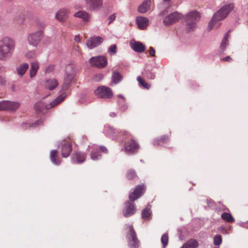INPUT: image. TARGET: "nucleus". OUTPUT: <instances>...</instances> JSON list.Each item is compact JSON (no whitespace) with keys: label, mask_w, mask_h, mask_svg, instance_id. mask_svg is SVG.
Instances as JSON below:
<instances>
[{"label":"nucleus","mask_w":248,"mask_h":248,"mask_svg":"<svg viewBox=\"0 0 248 248\" xmlns=\"http://www.w3.org/2000/svg\"><path fill=\"white\" fill-rule=\"evenodd\" d=\"M144 186L138 185L136 186L133 192L129 195V201L125 202V207L123 210V214L124 217H128L133 215L136 212L137 209L132 202L140 198L144 193Z\"/></svg>","instance_id":"1"},{"label":"nucleus","mask_w":248,"mask_h":248,"mask_svg":"<svg viewBox=\"0 0 248 248\" xmlns=\"http://www.w3.org/2000/svg\"><path fill=\"white\" fill-rule=\"evenodd\" d=\"M15 42L11 38L5 37L1 40V61H6L12 55Z\"/></svg>","instance_id":"2"},{"label":"nucleus","mask_w":248,"mask_h":248,"mask_svg":"<svg viewBox=\"0 0 248 248\" xmlns=\"http://www.w3.org/2000/svg\"><path fill=\"white\" fill-rule=\"evenodd\" d=\"M200 13L196 10L192 11L185 16L183 24L188 32L193 31L197 27V23L200 20Z\"/></svg>","instance_id":"3"},{"label":"nucleus","mask_w":248,"mask_h":248,"mask_svg":"<svg viewBox=\"0 0 248 248\" xmlns=\"http://www.w3.org/2000/svg\"><path fill=\"white\" fill-rule=\"evenodd\" d=\"M75 76V72L74 66L71 64L68 65L65 68L63 84L60 92V94H63L65 95V97H66L65 91L69 88L74 80Z\"/></svg>","instance_id":"4"},{"label":"nucleus","mask_w":248,"mask_h":248,"mask_svg":"<svg viewBox=\"0 0 248 248\" xmlns=\"http://www.w3.org/2000/svg\"><path fill=\"white\" fill-rule=\"evenodd\" d=\"M233 8V4L230 3L229 4L224 5L219 10H218L214 14L211 20L209 23L208 28L210 29V30L212 28L213 23L214 21H219L225 18L229 14L232 10Z\"/></svg>","instance_id":"5"},{"label":"nucleus","mask_w":248,"mask_h":248,"mask_svg":"<svg viewBox=\"0 0 248 248\" xmlns=\"http://www.w3.org/2000/svg\"><path fill=\"white\" fill-rule=\"evenodd\" d=\"M65 98V95L60 94L57 98L49 104H46L43 101L37 102L34 106V109L38 112H43L45 110H48L54 108L58 104L61 103Z\"/></svg>","instance_id":"6"},{"label":"nucleus","mask_w":248,"mask_h":248,"mask_svg":"<svg viewBox=\"0 0 248 248\" xmlns=\"http://www.w3.org/2000/svg\"><path fill=\"white\" fill-rule=\"evenodd\" d=\"M129 232L126 233V238L129 248H139L140 241L138 239L136 232L132 225L128 227Z\"/></svg>","instance_id":"7"},{"label":"nucleus","mask_w":248,"mask_h":248,"mask_svg":"<svg viewBox=\"0 0 248 248\" xmlns=\"http://www.w3.org/2000/svg\"><path fill=\"white\" fill-rule=\"evenodd\" d=\"M140 148L138 142L132 138L125 143L124 151L128 155H133L138 153Z\"/></svg>","instance_id":"8"},{"label":"nucleus","mask_w":248,"mask_h":248,"mask_svg":"<svg viewBox=\"0 0 248 248\" xmlns=\"http://www.w3.org/2000/svg\"><path fill=\"white\" fill-rule=\"evenodd\" d=\"M94 93L101 98H111L113 96V93L111 89L106 86L98 87L95 91Z\"/></svg>","instance_id":"9"},{"label":"nucleus","mask_w":248,"mask_h":248,"mask_svg":"<svg viewBox=\"0 0 248 248\" xmlns=\"http://www.w3.org/2000/svg\"><path fill=\"white\" fill-rule=\"evenodd\" d=\"M83 1L90 11H98L103 6V0H83Z\"/></svg>","instance_id":"10"},{"label":"nucleus","mask_w":248,"mask_h":248,"mask_svg":"<svg viewBox=\"0 0 248 248\" xmlns=\"http://www.w3.org/2000/svg\"><path fill=\"white\" fill-rule=\"evenodd\" d=\"M43 36L42 30H39L36 32L29 34L28 41L29 44L33 46H37Z\"/></svg>","instance_id":"11"},{"label":"nucleus","mask_w":248,"mask_h":248,"mask_svg":"<svg viewBox=\"0 0 248 248\" xmlns=\"http://www.w3.org/2000/svg\"><path fill=\"white\" fill-rule=\"evenodd\" d=\"M183 16L181 13L174 12L164 17L163 23L166 26H170L178 21Z\"/></svg>","instance_id":"12"},{"label":"nucleus","mask_w":248,"mask_h":248,"mask_svg":"<svg viewBox=\"0 0 248 248\" xmlns=\"http://www.w3.org/2000/svg\"><path fill=\"white\" fill-rule=\"evenodd\" d=\"M89 62L93 66L100 68L105 67L108 64L107 59L103 56L92 57Z\"/></svg>","instance_id":"13"},{"label":"nucleus","mask_w":248,"mask_h":248,"mask_svg":"<svg viewBox=\"0 0 248 248\" xmlns=\"http://www.w3.org/2000/svg\"><path fill=\"white\" fill-rule=\"evenodd\" d=\"M20 106V103L18 102L3 100L1 101V110H7L15 111Z\"/></svg>","instance_id":"14"},{"label":"nucleus","mask_w":248,"mask_h":248,"mask_svg":"<svg viewBox=\"0 0 248 248\" xmlns=\"http://www.w3.org/2000/svg\"><path fill=\"white\" fill-rule=\"evenodd\" d=\"M103 38L98 36H93L86 41V46L89 49H93L100 46L103 42Z\"/></svg>","instance_id":"15"},{"label":"nucleus","mask_w":248,"mask_h":248,"mask_svg":"<svg viewBox=\"0 0 248 248\" xmlns=\"http://www.w3.org/2000/svg\"><path fill=\"white\" fill-rule=\"evenodd\" d=\"M86 158V153L75 151L71 155V161L74 164H80L84 162Z\"/></svg>","instance_id":"16"},{"label":"nucleus","mask_w":248,"mask_h":248,"mask_svg":"<svg viewBox=\"0 0 248 248\" xmlns=\"http://www.w3.org/2000/svg\"><path fill=\"white\" fill-rule=\"evenodd\" d=\"M70 13V10L68 8H63L60 9L56 13L55 15V18L58 21L62 22H64L66 20Z\"/></svg>","instance_id":"17"},{"label":"nucleus","mask_w":248,"mask_h":248,"mask_svg":"<svg viewBox=\"0 0 248 248\" xmlns=\"http://www.w3.org/2000/svg\"><path fill=\"white\" fill-rule=\"evenodd\" d=\"M105 133L108 137L112 140H117L119 137V131L111 126H105Z\"/></svg>","instance_id":"18"},{"label":"nucleus","mask_w":248,"mask_h":248,"mask_svg":"<svg viewBox=\"0 0 248 248\" xmlns=\"http://www.w3.org/2000/svg\"><path fill=\"white\" fill-rule=\"evenodd\" d=\"M72 151V145L71 142L64 143L61 147V155L62 157L66 158L68 157Z\"/></svg>","instance_id":"19"},{"label":"nucleus","mask_w":248,"mask_h":248,"mask_svg":"<svg viewBox=\"0 0 248 248\" xmlns=\"http://www.w3.org/2000/svg\"><path fill=\"white\" fill-rule=\"evenodd\" d=\"M58 85V82L55 78H49L44 80L43 86L49 90H53Z\"/></svg>","instance_id":"20"},{"label":"nucleus","mask_w":248,"mask_h":248,"mask_svg":"<svg viewBox=\"0 0 248 248\" xmlns=\"http://www.w3.org/2000/svg\"><path fill=\"white\" fill-rule=\"evenodd\" d=\"M231 32V30H229L224 36L221 43L220 45V49L218 51V54H222L223 53L224 51L225 50L227 46L229 45V41L228 38L230 36V32Z\"/></svg>","instance_id":"21"},{"label":"nucleus","mask_w":248,"mask_h":248,"mask_svg":"<svg viewBox=\"0 0 248 248\" xmlns=\"http://www.w3.org/2000/svg\"><path fill=\"white\" fill-rule=\"evenodd\" d=\"M138 28L140 30H144L149 25V19L145 17L138 16L136 20Z\"/></svg>","instance_id":"22"},{"label":"nucleus","mask_w":248,"mask_h":248,"mask_svg":"<svg viewBox=\"0 0 248 248\" xmlns=\"http://www.w3.org/2000/svg\"><path fill=\"white\" fill-rule=\"evenodd\" d=\"M73 16L82 19L84 22H88L90 18V15L86 11L84 10H79L75 13Z\"/></svg>","instance_id":"23"},{"label":"nucleus","mask_w":248,"mask_h":248,"mask_svg":"<svg viewBox=\"0 0 248 248\" xmlns=\"http://www.w3.org/2000/svg\"><path fill=\"white\" fill-rule=\"evenodd\" d=\"M130 46L135 52L138 53L144 52L145 49L143 44L139 41H135L133 43H130Z\"/></svg>","instance_id":"24"},{"label":"nucleus","mask_w":248,"mask_h":248,"mask_svg":"<svg viewBox=\"0 0 248 248\" xmlns=\"http://www.w3.org/2000/svg\"><path fill=\"white\" fill-rule=\"evenodd\" d=\"M170 140L169 137L167 135H163L159 138L155 139L153 141L154 146H160L168 142Z\"/></svg>","instance_id":"25"},{"label":"nucleus","mask_w":248,"mask_h":248,"mask_svg":"<svg viewBox=\"0 0 248 248\" xmlns=\"http://www.w3.org/2000/svg\"><path fill=\"white\" fill-rule=\"evenodd\" d=\"M151 0H144L138 7V11L140 13H145L150 8Z\"/></svg>","instance_id":"26"},{"label":"nucleus","mask_w":248,"mask_h":248,"mask_svg":"<svg viewBox=\"0 0 248 248\" xmlns=\"http://www.w3.org/2000/svg\"><path fill=\"white\" fill-rule=\"evenodd\" d=\"M57 151L52 150L50 154V159L51 161L56 165H59L61 164L60 158L57 155Z\"/></svg>","instance_id":"27"},{"label":"nucleus","mask_w":248,"mask_h":248,"mask_svg":"<svg viewBox=\"0 0 248 248\" xmlns=\"http://www.w3.org/2000/svg\"><path fill=\"white\" fill-rule=\"evenodd\" d=\"M199 246L198 241L195 239H190L184 244L181 248H197Z\"/></svg>","instance_id":"28"},{"label":"nucleus","mask_w":248,"mask_h":248,"mask_svg":"<svg viewBox=\"0 0 248 248\" xmlns=\"http://www.w3.org/2000/svg\"><path fill=\"white\" fill-rule=\"evenodd\" d=\"M123 78L121 74L117 71H114L112 72L111 81L112 83L115 84H118L120 82Z\"/></svg>","instance_id":"29"},{"label":"nucleus","mask_w":248,"mask_h":248,"mask_svg":"<svg viewBox=\"0 0 248 248\" xmlns=\"http://www.w3.org/2000/svg\"><path fill=\"white\" fill-rule=\"evenodd\" d=\"M38 68L39 64L37 62H31L30 70V77L31 78H33L36 75Z\"/></svg>","instance_id":"30"},{"label":"nucleus","mask_w":248,"mask_h":248,"mask_svg":"<svg viewBox=\"0 0 248 248\" xmlns=\"http://www.w3.org/2000/svg\"><path fill=\"white\" fill-rule=\"evenodd\" d=\"M29 68V65L27 63H24L20 65L19 66H18L16 69V72L21 77H22L27 69Z\"/></svg>","instance_id":"31"},{"label":"nucleus","mask_w":248,"mask_h":248,"mask_svg":"<svg viewBox=\"0 0 248 248\" xmlns=\"http://www.w3.org/2000/svg\"><path fill=\"white\" fill-rule=\"evenodd\" d=\"M221 217L222 219L229 223L232 222L234 220V218L230 213H223Z\"/></svg>","instance_id":"32"},{"label":"nucleus","mask_w":248,"mask_h":248,"mask_svg":"<svg viewBox=\"0 0 248 248\" xmlns=\"http://www.w3.org/2000/svg\"><path fill=\"white\" fill-rule=\"evenodd\" d=\"M101 154L100 151L97 150H93L90 154V157L93 160H97L100 158Z\"/></svg>","instance_id":"33"},{"label":"nucleus","mask_w":248,"mask_h":248,"mask_svg":"<svg viewBox=\"0 0 248 248\" xmlns=\"http://www.w3.org/2000/svg\"><path fill=\"white\" fill-rule=\"evenodd\" d=\"M137 80L139 81L140 84L144 88L146 89H149L151 86L149 84L146 82L140 76H138L137 77Z\"/></svg>","instance_id":"34"},{"label":"nucleus","mask_w":248,"mask_h":248,"mask_svg":"<svg viewBox=\"0 0 248 248\" xmlns=\"http://www.w3.org/2000/svg\"><path fill=\"white\" fill-rule=\"evenodd\" d=\"M151 214L150 209L146 207L141 212V217L144 219H148L151 216Z\"/></svg>","instance_id":"35"},{"label":"nucleus","mask_w":248,"mask_h":248,"mask_svg":"<svg viewBox=\"0 0 248 248\" xmlns=\"http://www.w3.org/2000/svg\"><path fill=\"white\" fill-rule=\"evenodd\" d=\"M161 243L163 248H165L168 244L169 236L167 233L163 234L161 236Z\"/></svg>","instance_id":"36"},{"label":"nucleus","mask_w":248,"mask_h":248,"mask_svg":"<svg viewBox=\"0 0 248 248\" xmlns=\"http://www.w3.org/2000/svg\"><path fill=\"white\" fill-rule=\"evenodd\" d=\"M137 177L136 173L134 170H129L127 172L126 178L128 180H132Z\"/></svg>","instance_id":"37"},{"label":"nucleus","mask_w":248,"mask_h":248,"mask_svg":"<svg viewBox=\"0 0 248 248\" xmlns=\"http://www.w3.org/2000/svg\"><path fill=\"white\" fill-rule=\"evenodd\" d=\"M222 237L220 234H216L214 237V244L215 246H219L222 243Z\"/></svg>","instance_id":"38"},{"label":"nucleus","mask_w":248,"mask_h":248,"mask_svg":"<svg viewBox=\"0 0 248 248\" xmlns=\"http://www.w3.org/2000/svg\"><path fill=\"white\" fill-rule=\"evenodd\" d=\"M119 105V108L122 111H124L128 108L127 105L126 104L125 100H123L118 102Z\"/></svg>","instance_id":"39"},{"label":"nucleus","mask_w":248,"mask_h":248,"mask_svg":"<svg viewBox=\"0 0 248 248\" xmlns=\"http://www.w3.org/2000/svg\"><path fill=\"white\" fill-rule=\"evenodd\" d=\"M147 77L148 78L151 79H155V73L154 72L149 70V69H147L146 70Z\"/></svg>","instance_id":"40"},{"label":"nucleus","mask_w":248,"mask_h":248,"mask_svg":"<svg viewBox=\"0 0 248 248\" xmlns=\"http://www.w3.org/2000/svg\"><path fill=\"white\" fill-rule=\"evenodd\" d=\"M116 48H117V46L115 44L111 45L108 48V52L110 55H114V54H116Z\"/></svg>","instance_id":"41"},{"label":"nucleus","mask_w":248,"mask_h":248,"mask_svg":"<svg viewBox=\"0 0 248 248\" xmlns=\"http://www.w3.org/2000/svg\"><path fill=\"white\" fill-rule=\"evenodd\" d=\"M35 51L34 50H31L26 53V57L28 59H32L35 57Z\"/></svg>","instance_id":"42"},{"label":"nucleus","mask_w":248,"mask_h":248,"mask_svg":"<svg viewBox=\"0 0 248 248\" xmlns=\"http://www.w3.org/2000/svg\"><path fill=\"white\" fill-rule=\"evenodd\" d=\"M43 122L42 120H39L37 121L36 122L33 123L31 124V126L33 127H35L36 126H38L39 125H41L42 124Z\"/></svg>","instance_id":"43"},{"label":"nucleus","mask_w":248,"mask_h":248,"mask_svg":"<svg viewBox=\"0 0 248 248\" xmlns=\"http://www.w3.org/2000/svg\"><path fill=\"white\" fill-rule=\"evenodd\" d=\"M149 55L152 57L155 56V49L152 46L149 47Z\"/></svg>","instance_id":"44"},{"label":"nucleus","mask_w":248,"mask_h":248,"mask_svg":"<svg viewBox=\"0 0 248 248\" xmlns=\"http://www.w3.org/2000/svg\"><path fill=\"white\" fill-rule=\"evenodd\" d=\"M116 17L115 14H113L110 15L109 17V21L108 22V24L111 23L114 20H115Z\"/></svg>","instance_id":"45"},{"label":"nucleus","mask_w":248,"mask_h":248,"mask_svg":"<svg viewBox=\"0 0 248 248\" xmlns=\"http://www.w3.org/2000/svg\"><path fill=\"white\" fill-rule=\"evenodd\" d=\"M99 149L101 151H102L103 153L105 154H107L108 153V150L105 146H100L99 147Z\"/></svg>","instance_id":"46"},{"label":"nucleus","mask_w":248,"mask_h":248,"mask_svg":"<svg viewBox=\"0 0 248 248\" xmlns=\"http://www.w3.org/2000/svg\"><path fill=\"white\" fill-rule=\"evenodd\" d=\"M103 78V76L102 74H99L96 75L95 80L96 81H100Z\"/></svg>","instance_id":"47"},{"label":"nucleus","mask_w":248,"mask_h":248,"mask_svg":"<svg viewBox=\"0 0 248 248\" xmlns=\"http://www.w3.org/2000/svg\"><path fill=\"white\" fill-rule=\"evenodd\" d=\"M221 60L223 61L230 62L232 61V59L229 56H226V57L221 59Z\"/></svg>","instance_id":"48"},{"label":"nucleus","mask_w":248,"mask_h":248,"mask_svg":"<svg viewBox=\"0 0 248 248\" xmlns=\"http://www.w3.org/2000/svg\"><path fill=\"white\" fill-rule=\"evenodd\" d=\"M54 68V66L52 65H49L46 69V72L50 73L51 71L53 70Z\"/></svg>","instance_id":"49"},{"label":"nucleus","mask_w":248,"mask_h":248,"mask_svg":"<svg viewBox=\"0 0 248 248\" xmlns=\"http://www.w3.org/2000/svg\"><path fill=\"white\" fill-rule=\"evenodd\" d=\"M120 133H121L123 135H130V134H129L128 132H127V131H126L125 130H120V131L119 132V134Z\"/></svg>","instance_id":"50"},{"label":"nucleus","mask_w":248,"mask_h":248,"mask_svg":"<svg viewBox=\"0 0 248 248\" xmlns=\"http://www.w3.org/2000/svg\"><path fill=\"white\" fill-rule=\"evenodd\" d=\"M74 40L77 42H79L80 40L79 36L78 35L76 36Z\"/></svg>","instance_id":"51"},{"label":"nucleus","mask_w":248,"mask_h":248,"mask_svg":"<svg viewBox=\"0 0 248 248\" xmlns=\"http://www.w3.org/2000/svg\"><path fill=\"white\" fill-rule=\"evenodd\" d=\"M74 8L76 10L79 9H82L83 7L81 5H76L74 6Z\"/></svg>","instance_id":"52"},{"label":"nucleus","mask_w":248,"mask_h":248,"mask_svg":"<svg viewBox=\"0 0 248 248\" xmlns=\"http://www.w3.org/2000/svg\"><path fill=\"white\" fill-rule=\"evenodd\" d=\"M109 116L111 117H115L116 116V113L115 112H110L109 114Z\"/></svg>","instance_id":"53"},{"label":"nucleus","mask_w":248,"mask_h":248,"mask_svg":"<svg viewBox=\"0 0 248 248\" xmlns=\"http://www.w3.org/2000/svg\"><path fill=\"white\" fill-rule=\"evenodd\" d=\"M11 90H12L14 92L15 91V85H12L11 86Z\"/></svg>","instance_id":"54"},{"label":"nucleus","mask_w":248,"mask_h":248,"mask_svg":"<svg viewBox=\"0 0 248 248\" xmlns=\"http://www.w3.org/2000/svg\"><path fill=\"white\" fill-rule=\"evenodd\" d=\"M118 96L119 98H122L123 100H124V96H123V95L122 94H119Z\"/></svg>","instance_id":"55"},{"label":"nucleus","mask_w":248,"mask_h":248,"mask_svg":"<svg viewBox=\"0 0 248 248\" xmlns=\"http://www.w3.org/2000/svg\"><path fill=\"white\" fill-rule=\"evenodd\" d=\"M171 0H164V1L165 2H169Z\"/></svg>","instance_id":"56"},{"label":"nucleus","mask_w":248,"mask_h":248,"mask_svg":"<svg viewBox=\"0 0 248 248\" xmlns=\"http://www.w3.org/2000/svg\"><path fill=\"white\" fill-rule=\"evenodd\" d=\"M83 138H86V137L85 136H83Z\"/></svg>","instance_id":"57"}]
</instances>
